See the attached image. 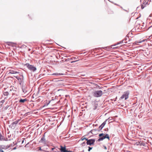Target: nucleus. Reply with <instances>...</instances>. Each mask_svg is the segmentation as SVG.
I'll use <instances>...</instances> for the list:
<instances>
[{"instance_id": "6ab92c4d", "label": "nucleus", "mask_w": 152, "mask_h": 152, "mask_svg": "<svg viewBox=\"0 0 152 152\" xmlns=\"http://www.w3.org/2000/svg\"><path fill=\"white\" fill-rule=\"evenodd\" d=\"M18 80L19 82L20 83V85H21L22 84V80H21V78H18Z\"/></svg>"}, {"instance_id": "393cba45", "label": "nucleus", "mask_w": 152, "mask_h": 152, "mask_svg": "<svg viewBox=\"0 0 152 152\" xmlns=\"http://www.w3.org/2000/svg\"><path fill=\"white\" fill-rule=\"evenodd\" d=\"M87 139V138H86L83 137L81 138V140H82V141L83 140H86V139Z\"/></svg>"}, {"instance_id": "f03ea898", "label": "nucleus", "mask_w": 152, "mask_h": 152, "mask_svg": "<svg viewBox=\"0 0 152 152\" xmlns=\"http://www.w3.org/2000/svg\"><path fill=\"white\" fill-rule=\"evenodd\" d=\"M102 94L103 92L101 90L95 91L93 93V96L96 97H101Z\"/></svg>"}, {"instance_id": "c756f323", "label": "nucleus", "mask_w": 152, "mask_h": 152, "mask_svg": "<svg viewBox=\"0 0 152 152\" xmlns=\"http://www.w3.org/2000/svg\"><path fill=\"white\" fill-rule=\"evenodd\" d=\"M9 107V106H8V105L5 108V109L6 110Z\"/></svg>"}, {"instance_id": "aec40b11", "label": "nucleus", "mask_w": 152, "mask_h": 152, "mask_svg": "<svg viewBox=\"0 0 152 152\" xmlns=\"http://www.w3.org/2000/svg\"><path fill=\"white\" fill-rule=\"evenodd\" d=\"M124 40H123L122 41H121L119 42H118L117 43V45H118V44H123L124 43V42H124Z\"/></svg>"}, {"instance_id": "1a4fd4ad", "label": "nucleus", "mask_w": 152, "mask_h": 152, "mask_svg": "<svg viewBox=\"0 0 152 152\" xmlns=\"http://www.w3.org/2000/svg\"><path fill=\"white\" fill-rule=\"evenodd\" d=\"M17 124L16 123V122L15 121H14L12 122L11 124L9 126L11 129H14L15 128Z\"/></svg>"}, {"instance_id": "412c9836", "label": "nucleus", "mask_w": 152, "mask_h": 152, "mask_svg": "<svg viewBox=\"0 0 152 152\" xmlns=\"http://www.w3.org/2000/svg\"><path fill=\"white\" fill-rule=\"evenodd\" d=\"M10 146L9 145H7V146H5L4 145V149H7L8 148H10Z\"/></svg>"}, {"instance_id": "f704fd0d", "label": "nucleus", "mask_w": 152, "mask_h": 152, "mask_svg": "<svg viewBox=\"0 0 152 152\" xmlns=\"http://www.w3.org/2000/svg\"><path fill=\"white\" fill-rule=\"evenodd\" d=\"M72 61L71 62V63H74V62H75L76 61Z\"/></svg>"}, {"instance_id": "79ce46f5", "label": "nucleus", "mask_w": 152, "mask_h": 152, "mask_svg": "<svg viewBox=\"0 0 152 152\" xmlns=\"http://www.w3.org/2000/svg\"><path fill=\"white\" fill-rule=\"evenodd\" d=\"M104 49L108 48L107 47H105L104 48Z\"/></svg>"}, {"instance_id": "0eeeda50", "label": "nucleus", "mask_w": 152, "mask_h": 152, "mask_svg": "<svg viewBox=\"0 0 152 152\" xmlns=\"http://www.w3.org/2000/svg\"><path fill=\"white\" fill-rule=\"evenodd\" d=\"M87 141L86 144L87 145H94L95 142V140L94 139H86Z\"/></svg>"}, {"instance_id": "58836bf2", "label": "nucleus", "mask_w": 152, "mask_h": 152, "mask_svg": "<svg viewBox=\"0 0 152 152\" xmlns=\"http://www.w3.org/2000/svg\"><path fill=\"white\" fill-rule=\"evenodd\" d=\"M54 149H55V148H51V150H53Z\"/></svg>"}, {"instance_id": "a211bd4d", "label": "nucleus", "mask_w": 152, "mask_h": 152, "mask_svg": "<svg viewBox=\"0 0 152 152\" xmlns=\"http://www.w3.org/2000/svg\"><path fill=\"white\" fill-rule=\"evenodd\" d=\"M9 93L7 91L5 92L3 94L4 96H8L9 95Z\"/></svg>"}, {"instance_id": "c85d7f7f", "label": "nucleus", "mask_w": 152, "mask_h": 152, "mask_svg": "<svg viewBox=\"0 0 152 152\" xmlns=\"http://www.w3.org/2000/svg\"><path fill=\"white\" fill-rule=\"evenodd\" d=\"M1 148L2 149H4V145H1Z\"/></svg>"}, {"instance_id": "c03bdc74", "label": "nucleus", "mask_w": 152, "mask_h": 152, "mask_svg": "<svg viewBox=\"0 0 152 152\" xmlns=\"http://www.w3.org/2000/svg\"><path fill=\"white\" fill-rule=\"evenodd\" d=\"M99 88L100 89H102V88H101V87H100L99 86Z\"/></svg>"}, {"instance_id": "ea45409f", "label": "nucleus", "mask_w": 152, "mask_h": 152, "mask_svg": "<svg viewBox=\"0 0 152 152\" xmlns=\"http://www.w3.org/2000/svg\"><path fill=\"white\" fill-rule=\"evenodd\" d=\"M24 142V140H23L22 141V143H23Z\"/></svg>"}, {"instance_id": "c9c22d12", "label": "nucleus", "mask_w": 152, "mask_h": 152, "mask_svg": "<svg viewBox=\"0 0 152 152\" xmlns=\"http://www.w3.org/2000/svg\"><path fill=\"white\" fill-rule=\"evenodd\" d=\"M13 150H15L16 149V147H14L13 148Z\"/></svg>"}, {"instance_id": "a18cd8bd", "label": "nucleus", "mask_w": 152, "mask_h": 152, "mask_svg": "<svg viewBox=\"0 0 152 152\" xmlns=\"http://www.w3.org/2000/svg\"><path fill=\"white\" fill-rule=\"evenodd\" d=\"M13 44H15V45H16V43H13Z\"/></svg>"}, {"instance_id": "49530a36", "label": "nucleus", "mask_w": 152, "mask_h": 152, "mask_svg": "<svg viewBox=\"0 0 152 152\" xmlns=\"http://www.w3.org/2000/svg\"><path fill=\"white\" fill-rule=\"evenodd\" d=\"M74 58V59H75V58H75V57H74V58Z\"/></svg>"}, {"instance_id": "b1692460", "label": "nucleus", "mask_w": 152, "mask_h": 152, "mask_svg": "<svg viewBox=\"0 0 152 152\" xmlns=\"http://www.w3.org/2000/svg\"><path fill=\"white\" fill-rule=\"evenodd\" d=\"M50 102L49 101L48 103H45V104L44 105L43 107L48 106L50 103Z\"/></svg>"}, {"instance_id": "9b49d317", "label": "nucleus", "mask_w": 152, "mask_h": 152, "mask_svg": "<svg viewBox=\"0 0 152 152\" xmlns=\"http://www.w3.org/2000/svg\"><path fill=\"white\" fill-rule=\"evenodd\" d=\"M61 148L60 150L61 152H67L68 151L66 150V147H63L62 146H60Z\"/></svg>"}, {"instance_id": "4468645a", "label": "nucleus", "mask_w": 152, "mask_h": 152, "mask_svg": "<svg viewBox=\"0 0 152 152\" xmlns=\"http://www.w3.org/2000/svg\"><path fill=\"white\" fill-rule=\"evenodd\" d=\"M6 140L4 136H3L1 133H0V141Z\"/></svg>"}, {"instance_id": "2eb2a0df", "label": "nucleus", "mask_w": 152, "mask_h": 152, "mask_svg": "<svg viewBox=\"0 0 152 152\" xmlns=\"http://www.w3.org/2000/svg\"><path fill=\"white\" fill-rule=\"evenodd\" d=\"M64 74L62 73H53L52 74H51V75H56V76H58V75H63Z\"/></svg>"}, {"instance_id": "4c0bfd02", "label": "nucleus", "mask_w": 152, "mask_h": 152, "mask_svg": "<svg viewBox=\"0 0 152 152\" xmlns=\"http://www.w3.org/2000/svg\"><path fill=\"white\" fill-rule=\"evenodd\" d=\"M4 102V100H2L1 101V102L3 103Z\"/></svg>"}, {"instance_id": "5701e85b", "label": "nucleus", "mask_w": 152, "mask_h": 152, "mask_svg": "<svg viewBox=\"0 0 152 152\" xmlns=\"http://www.w3.org/2000/svg\"><path fill=\"white\" fill-rule=\"evenodd\" d=\"M104 135V134L103 133L100 134H99V136L100 137H102L103 135Z\"/></svg>"}, {"instance_id": "37998d69", "label": "nucleus", "mask_w": 152, "mask_h": 152, "mask_svg": "<svg viewBox=\"0 0 152 152\" xmlns=\"http://www.w3.org/2000/svg\"><path fill=\"white\" fill-rule=\"evenodd\" d=\"M140 28H142V27L140 25V27H139Z\"/></svg>"}, {"instance_id": "7ed1b4c3", "label": "nucleus", "mask_w": 152, "mask_h": 152, "mask_svg": "<svg viewBox=\"0 0 152 152\" xmlns=\"http://www.w3.org/2000/svg\"><path fill=\"white\" fill-rule=\"evenodd\" d=\"M129 91H127L124 92L123 94L121 96L120 98V100H121L125 98V100H126L129 97Z\"/></svg>"}, {"instance_id": "2f4dec72", "label": "nucleus", "mask_w": 152, "mask_h": 152, "mask_svg": "<svg viewBox=\"0 0 152 152\" xmlns=\"http://www.w3.org/2000/svg\"><path fill=\"white\" fill-rule=\"evenodd\" d=\"M38 148H39V150H40V151H42V150L41 149V147H39Z\"/></svg>"}, {"instance_id": "39448f33", "label": "nucleus", "mask_w": 152, "mask_h": 152, "mask_svg": "<svg viewBox=\"0 0 152 152\" xmlns=\"http://www.w3.org/2000/svg\"><path fill=\"white\" fill-rule=\"evenodd\" d=\"M46 132H45L43 135V136L41 138L39 142L40 143L44 144L45 145H47L48 143V141L46 140L45 138V134Z\"/></svg>"}, {"instance_id": "f257e3e1", "label": "nucleus", "mask_w": 152, "mask_h": 152, "mask_svg": "<svg viewBox=\"0 0 152 152\" xmlns=\"http://www.w3.org/2000/svg\"><path fill=\"white\" fill-rule=\"evenodd\" d=\"M24 66H26L29 70L32 71L33 72H35L37 70V68L33 65H30L28 63L25 64Z\"/></svg>"}, {"instance_id": "a878e982", "label": "nucleus", "mask_w": 152, "mask_h": 152, "mask_svg": "<svg viewBox=\"0 0 152 152\" xmlns=\"http://www.w3.org/2000/svg\"><path fill=\"white\" fill-rule=\"evenodd\" d=\"M92 147H88V151H90L92 149Z\"/></svg>"}, {"instance_id": "de8ad7c7", "label": "nucleus", "mask_w": 152, "mask_h": 152, "mask_svg": "<svg viewBox=\"0 0 152 152\" xmlns=\"http://www.w3.org/2000/svg\"><path fill=\"white\" fill-rule=\"evenodd\" d=\"M46 152H49L48 151H47Z\"/></svg>"}, {"instance_id": "4be33fe9", "label": "nucleus", "mask_w": 152, "mask_h": 152, "mask_svg": "<svg viewBox=\"0 0 152 152\" xmlns=\"http://www.w3.org/2000/svg\"><path fill=\"white\" fill-rule=\"evenodd\" d=\"M97 131V130L96 129H94L92 130H91L90 132H91L92 134H93L92 132H94V131Z\"/></svg>"}, {"instance_id": "f3484780", "label": "nucleus", "mask_w": 152, "mask_h": 152, "mask_svg": "<svg viewBox=\"0 0 152 152\" xmlns=\"http://www.w3.org/2000/svg\"><path fill=\"white\" fill-rule=\"evenodd\" d=\"M145 41V40H143L142 41H136L135 42V43L136 44H137V43H141L143 42H144V41Z\"/></svg>"}, {"instance_id": "f8f14e48", "label": "nucleus", "mask_w": 152, "mask_h": 152, "mask_svg": "<svg viewBox=\"0 0 152 152\" xmlns=\"http://www.w3.org/2000/svg\"><path fill=\"white\" fill-rule=\"evenodd\" d=\"M136 144L137 145H142V146H145V143L144 142H142L141 141L139 142H136Z\"/></svg>"}, {"instance_id": "6e6552de", "label": "nucleus", "mask_w": 152, "mask_h": 152, "mask_svg": "<svg viewBox=\"0 0 152 152\" xmlns=\"http://www.w3.org/2000/svg\"><path fill=\"white\" fill-rule=\"evenodd\" d=\"M106 138L108 139L109 140L110 137L108 134H106L104 136L103 135L102 137H100L98 139V141L99 142L103 140Z\"/></svg>"}, {"instance_id": "473e14b6", "label": "nucleus", "mask_w": 152, "mask_h": 152, "mask_svg": "<svg viewBox=\"0 0 152 152\" xmlns=\"http://www.w3.org/2000/svg\"><path fill=\"white\" fill-rule=\"evenodd\" d=\"M0 151L1 152H4V151L1 149H0Z\"/></svg>"}, {"instance_id": "20e7f679", "label": "nucleus", "mask_w": 152, "mask_h": 152, "mask_svg": "<svg viewBox=\"0 0 152 152\" xmlns=\"http://www.w3.org/2000/svg\"><path fill=\"white\" fill-rule=\"evenodd\" d=\"M21 88L24 94H28V87L26 84L22 83L21 85Z\"/></svg>"}, {"instance_id": "72a5a7b5", "label": "nucleus", "mask_w": 152, "mask_h": 152, "mask_svg": "<svg viewBox=\"0 0 152 152\" xmlns=\"http://www.w3.org/2000/svg\"><path fill=\"white\" fill-rule=\"evenodd\" d=\"M121 8L123 9L125 11H126V12H128V11L125 10H124V9H123L122 7H121Z\"/></svg>"}, {"instance_id": "423d86ee", "label": "nucleus", "mask_w": 152, "mask_h": 152, "mask_svg": "<svg viewBox=\"0 0 152 152\" xmlns=\"http://www.w3.org/2000/svg\"><path fill=\"white\" fill-rule=\"evenodd\" d=\"M151 1V0H144L141 5V8L142 9H144L146 5H149Z\"/></svg>"}, {"instance_id": "ddd939ff", "label": "nucleus", "mask_w": 152, "mask_h": 152, "mask_svg": "<svg viewBox=\"0 0 152 152\" xmlns=\"http://www.w3.org/2000/svg\"><path fill=\"white\" fill-rule=\"evenodd\" d=\"M17 73H19V72L13 70H10L9 71V74H14Z\"/></svg>"}, {"instance_id": "7c9ffc66", "label": "nucleus", "mask_w": 152, "mask_h": 152, "mask_svg": "<svg viewBox=\"0 0 152 152\" xmlns=\"http://www.w3.org/2000/svg\"><path fill=\"white\" fill-rule=\"evenodd\" d=\"M16 79H17V80H18V78H19L20 77H18V76H14Z\"/></svg>"}, {"instance_id": "09e8293b", "label": "nucleus", "mask_w": 152, "mask_h": 152, "mask_svg": "<svg viewBox=\"0 0 152 152\" xmlns=\"http://www.w3.org/2000/svg\"><path fill=\"white\" fill-rule=\"evenodd\" d=\"M0 148H1V145H0Z\"/></svg>"}, {"instance_id": "cd10ccee", "label": "nucleus", "mask_w": 152, "mask_h": 152, "mask_svg": "<svg viewBox=\"0 0 152 152\" xmlns=\"http://www.w3.org/2000/svg\"><path fill=\"white\" fill-rule=\"evenodd\" d=\"M20 120L19 119H18V120H16V121H15V122H16V123L17 124H18V122H19Z\"/></svg>"}, {"instance_id": "9d476101", "label": "nucleus", "mask_w": 152, "mask_h": 152, "mask_svg": "<svg viewBox=\"0 0 152 152\" xmlns=\"http://www.w3.org/2000/svg\"><path fill=\"white\" fill-rule=\"evenodd\" d=\"M107 120L106 119V120L104 121L99 127V129L101 130L104 127L106 124V122L107 121Z\"/></svg>"}, {"instance_id": "e433bc0d", "label": "nucleus", "mask_w": 152, "mask_h": 152, "mask_svg": "<svg viewBox=\"0 0 152 152\" xmlns=\"http://www.w3.org/2000/svg\"><path fill=\"white\" fill-rule=\"evenodd\" d=\"M104 149H107V148L106 146H104Z\"/></svg>"}, {"instance_id": "a19ab883", "label": "nucleus", "mask_w": 152, "mask_h": 152, "mask_svg": "<svg viewBox=\"0 0 152 152\" xmlns=\"http://www.w3.org/2000/svg\"><path fill=\"white\" fill-rule=\"evenodd\" d=\"M28 143H29L28 142L27 144L25 145V147H26V146L28 144Z\"/></svg>"}, {"instance_id": "bb28decb", "label": "nucleus", "mask_w": 152, "mask_h": 152, "mask_svg": "<svg viewBox=\"0 0 152 152\" xmlns=\"http://www.w3.org/2000/svg\"><path fill=\"white\" fill-rule=\"evenodd\" d=\"M86 144V143L85 142H83L82 144H81V145H82V146H85V145Z\"/></svg>"}, {"instance_id": "dca6fc26", "label": "nucleus", "mask_w": 152, "mask_h": 152, "mask_svg": "<svg viewBox=\"0 0 152 152\" xmlns=\"http://www.w3.org/2000/svg\"><path fill=\"white\" fill-rule=\"evenodd\" d=\"M27 100V99H20L19 101V102L23 103L25 102Z\"/></svg>"}]
</instances>
